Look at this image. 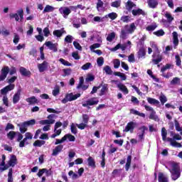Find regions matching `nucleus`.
<instances>
[{
	"label": "nucleus",
	"mask_w": 182,
	"mask_h": 182,
	"mask_svg": "<svg viewBox=\"0 0 182 182\" xmlns=\"http://www.w3.org/2000/svg\"><path fill=\"white\" fill-rule=\"evenodd\" d=\"M174 123H175L176 131L181 132V133H182V127H180V122H178V121L177 119H175Z\"/></svg>",
	"instance_id": "obj_38"
},
{
	"label": "nucleus",
	"mask_w": 182,
	"mask_h": 182,
	"mask_svg": "<svg viewBox=\"0 0 182 182\" xmlns=\"http://www.w3.org/2000/svg\"><path fill=\"white\" fill-rule=\"evenodd\" d=\"M76 126L80 130H85L86 127H87V124L85 123H80V124H76Z\"/></svg>",
	"instance_id": "obj_51"
},
{
	"label": "nucleus",
	"mask_w": 182,
	"mask_h": 182,
	"mask_svg": "<svg viewBox=\"0 0 182 182\" xmlns=\"http://www.w3.org/2000/svg\"><path fill=\"white\" fill-rule=\"evenodd\" d=\"M92 66V63H87L85 64H84L82 67L81 69H82V70H88V69Z\"/></svg>",
	"instance_id": "obj_62"
},
{
	"label": "nucleus",
	"mask_w": 182,
	"mask_h": 182,
	"mask_svg": "<svg viewBox=\"0 0 182 182\" xmlns=\"http://www.w3.org/2000/svg\"><path fill=\"white\" fill-rule=\"evenodd\" d=\"M135 127H137V124L134 122H129L127 123V126L125 127L124 132H130V133H133Z\"/></svg>",
	"instance_id": "obj_5"
},
{
	"label": "nucleus",
	"mask_w": 182,
	"mask_h": 182,
	"mask_svg": "<svg viewBox=\"0 0 182 182\" xmlns=\"http://www.w3.org/2000/svg\"><path fill=\"white\" fill-rule=\"evenodd\" d=\"M105 18H109L112 21H114L117 18V14L114 12L109 13L105 16Z\"/></svg>",
	"instance_id": "obj_34"
},
{
	"label": "nucleus",
	"mask_w": 182,
	"mask_h": 182,
	"mask_svg": "<svg viewBox=\"0 0 182 182\" xmlns=\"http://www.w3.org/2000/svg\"><path fill=\"white\" fill-rule=\"evenodd\" d=\"M18 159H16V156L11 155L10 160L8 161V164L9 167H15V165L17 164Z\"/></svg>",
	"instance_id": "obj_18"
},
{
	"label": "nucleus",
	"mask_w": 182,
	"mask_h": 182,
	"mask_svg": "<svg viewBox=\"0 0 182 182\" xmlns=\"http://www.w3.org/2000/svg\"><path fill=\"white\" fill-rule=\"evenodd\" d=\"M144 41H146V38L143 36L138 42L137 46H140V48H144Z\"/></svg>",
	"instance_id": "obj_45"
},
{
	"label": "nucleus",
	"mask_w": 182,
	"mask_h": 182,
	"mask_svg": "<svg viewBox=\"0 0 182 182\" xmlns=\"http://www.w3.org/2000/svg\"><path fill=\"white\" fill-rule=\"evenodd\" d=\"M176 62V66H181V58H180V55H176L175 56Z\"/></svg>",
	"instance_id": "obj_64"
},
{
	"label": "nucleus",
	"mask_w": 182,
	"mask_h": 182,
	"mask_svg": "<svg viewBox=\"0 0 182 182\" xmlns=\"http://www.w3.org/2000/svg\"><path fill=\"white\" fill-rule=\"evenodd\" d=\"M46 46L50 49V50H53V52H58V46L56 43H53L51 41H46L45 43Z\"/></svg>",
	"instance_id": "obj_11"
},
{
	"label": "nucleus",
	"mask_w": 182,
	"mask_h": 182,
	"mask_svg": "<svg viewBox=\"0 0 182 182\" xmlns=\"http://www.w3.org/2000/svg\"><path fill=\"white\" fill-rule=\"evenodd\" d=\"M159 182H168V178L164 175V173L159 172L158 175Z\"/></svg>",
	"instance_id": "obj_21"
},
{
	"label": "nucleus",
	"mask_w": 182,
	"mask_h": 182,
	"mask_svg": "<svg viewBox=\"0 0 182 182\" xmlns=\"http://www.w3.org/2000/svg\"><path fill=\"white\" fill-rule=\"evenodd\" d=\"M0 75V82L4 81L6 79V76H8V73H9V67L4 66L2 68Z\"/></svg>",
	"instance_id": "obj_7"
},
{
	"label": "nucleus",
	"mask_w": 182,
	"mask_h": 182,
	"mask_svg": "<svg viewBox=\"0 0 182 182\" xmlns=\"http://www.w3.org/2000/svg\"><path fill=\"white\" fill-rule=\"evenodd\" d=\"M95 99H97V98L93 97V98H91L90 100L85 101V103L82 104V107H87V109H89V106H95L96 105H98L99 100H94Z\"/></svg>",
	"instance_id": "obj_6"
},
{
	"label": "nucleus",
	"mask_w": 182,
	"mask_h": 182,
	"mask_svg": "<svg viewBox=\"0 0 182 182\" xmlns=\"http://www.w3.org/2000/svg\"><path fill=\"white\" fill-rule=\"evenodd\" d=\"M135 29H136V25L134 24V23H132L129 26V28L128 29V32L129 33H133V32H134Z\"/></svg>",
	"instance_id": "obj_59"
},
{
	"label": "nucleus",
	"mask_w": 182,
	"mask_h": 182,
	"mask_svg": "<svg viewBox=\"0 0 182 182\" xmlns=\"http://www.w3.org/2000/svg\"><path fill=\"white\" fill-rule=\"evenodd\" d=\"M121 4H122V1L120 0L115 1L111 4V6H112V8H119Z\"/></svg>",
	"instance_id": "obj_50"
},
{
	"label": "nucleus",
	"mask_w": 182,
	"mask_h": 182,
	"mask_svg": "<svg viewBox=\"0 0 182 182\" xmlns=\"http://www.w3.org/2000/svg\"><path fill=\"white\" fill-rule=\"evenodd\" d=\"M120 21H122V22H124V23H129V22H130V16H122L120 18Z\"/></svg>",
	"instance_id": "obj_43"
},
{
	"label": "nucleus",
	"mask_w": 182,
	"mask_h": 182,
	"mask_svg": "<svg viewBox=\"0 0 182 182\" xmlns=\"http://www.w3.org/2000/svg\"><path fill=\"white\" fill-rule=\"evenodd\" d=\"M88 166L92 168H96V161L92 156H89L87 159Z\"/></svg>",
	"instance_id": "obj_25"
},
{
	"label": "nucleus",
	"mask_w": 182,
	"mask_h": 182,
	"mask_svg": "<svg viewBox=\"0 0 182 182\" xmlns=\"http://www.w3.org/2000/svg\"><path fill=\"white\" fill-rule=\"evenodd\" d=\"M161 136L163 141H166V140L170 141L171 145L173 146V147H178L179 149L182 147V145L176 141H174L173 139L167 138V130L165 127H162L161 129Z\"/></svg>",
	"instance_id": "obj_2"
},
{
	"label": "nucleus",
	"mask_w": 182,
	"mask_h": 182,
	"mask_svg": "<svg viewBox=\"0 0 182 182\" xmlns=\"http://www.w3.org/2000/svg\"><path fill=\"white\" fill-rule=\"evenodd\" d=\"M53 35H54V36H56L57 38H60V37H62V31L55 30L53 32Z\"/></svg>",
	"instance_id": "obj_58"
},
{
	"label": "nucleus",
	"mask_w": 182,
	"mask_h": 182,
	"mask_svg": "<svg viewBox=\"0 0 182 182\" xmlns=\"http://www.w3.org/2000/svg\"><path fill=\"white\" fill-rule=\"evenodd\" d=\"M64 41L65 42H66V43H72L73 41V36H72L71 35H68L65 36Z\"/></svg>",
	"instance_id": "obj_49"
},
{
	"label": "nucleus",
	"mask_w": 182,
	"mask_h": 182,
	"mask_svg": "<svg viewBox=\"0 0 182 182\" xmlns=\"http://www.w3.org/2000/svg\"><path fill=\"white\" fill-rule=\"evenodd\" d=\"M89 119H90L89 115L86 114H82V122L85 124H87V123H89Z\"/></svg>",
	"instance_id": "obj_60"
},
{
	"label": "nucleus",
	"mask_w": 182,
	"mask_h": 182,
	"mask_svg": "<svg viewBox=\"0 0 182 182\" xmlns=\"http://www.w3.org/2000/svg\"><path fill=\"white\" fill-rule=\"evenodd\" d=\"M19 72L22 76H31V71L23 67L20 68Z\"/></svg>",
	"instance_id": "obj_26"
},
{
	"label": "nucleus",
	"mask_w": 182,
	"mask_h": 182,
	"mask_svg": "<svg viewBox=\"0 0 182 182\" xmlns=\"http://www.w3.org/2000/svg\"><path fill=\"white\" fill-rule=\"evenodd\" d=\"M64 137H65V140H69V141H75L76 140V137L70 134H66Z\"/></svg>",
	"instance_id": "obj_39"
},
{
	"label": "nucleus",
	"mask_w": 182,
	"mask_h": 182,
	"mask_svg": "<svg viewBox=\"0 0 182 182\" xmlns=\"http://www.w3.org/2000/svg\"><path fill=\"white\" fill-rule=\"evenodd\" d=\"M127 37V31L125 29H121V33H120V38L121 39H126Z\"/></svg>",
	"instance_id": "obj_46"
},
{
	"label": "nucleus",
	"mask_w": 182,
	"mask_h": 182,
	"mask_svg": "<svg viewBox=\"0 0 182 182\" xmlns=\"http://www.w3.org/2000/svg\"><path fill=\"white\" fill-rule=\"evenodd\" d=\"M26 101L30 105H38V103H39V102L38 101V99H36V97L35 96H32L31 97L27 98Z\"/></svg>",
	"instance_id": "obj_19"
},
{
	"label": "nucleus",
	"mask_w": 182,
	"mask_h": 182,
	"mask_svg": "<svg viewBox=\"0 0 182 182\" xmlns=\"http://www.w3.org/2000/svg\"><path fill=\"white\" fill-rule=\"evenodd\" d=\"M9 18H10V19H15V21H16V22H18V21H19V16H18V13L16 14V13H15V14H9Z\"/></svg>",
	"instance_id": "obj_42"
},
{
	"label": "nucleus",
	"mask_w": 182,
	"mask_h": 182,
	"mask_svg": "<svg viewBox=\"0 0 182 182\" xmlns=\"http://www.w3.org/2000/svg\"><path fill=\"white\" fill-rule=\"evenodd\" d=\"M147 102L150 105H159L160 103V102H159V100H157L154 98H151V97H148L147 98Z\"/></svg>",
	"instance_id": "obj_37"
},
{
	"label": "nucleus",
	"mask_w": 182,
	"mask_h": 182,
	"mask_svg": "<svg viewBox=\"0 0 182 182\" xmlns=\"http://www.w3.org/2000/svg\"><path fill=\"white\" fill-rule=\"evenodd\" d=\"M132 14L133 16H140V15L144 16L146 15V12L141 9H133Z\"/></svg>",
	"instance_id": "obj_16"
},
{
	"label": "nucleus",
	"mask_w": 182,
	"mask_h": 182,
	"mask_svg": "<svg viewBox=\"0 0 182 182\" xmlns=\"http://www.w3.org/2000/svg\"><path fill=\"white\" fill-rule=\"evenodd\" d=\"M157 28V23H154L153 25H149L146 27V31L148 32H153V31H155Z\"/></svg>",
	"instance_id": "obj_31"
},
{
	"label": "nucleus",
	"mask_w": 182,
	"mask_h": 182,
	"mask_svg": "<svg viewBox=\"0 0 182 182\" xmlns=\"http://www.w3.org/2000/svg\"><path fill=\"white\" fill-rule=\"evenodd\" d=\"M66 98L69 100V102H73V100H76L77 98L80 97V93H77L73 95V92H70L65 95Z\"/></svg>",
	"instance_id": "obj_12"
},
{
	"label": "nucleus",
	"mask_w": 182,
	"mask_h": 182,
	"mask_svg": "<svg viewBox=\"0 0 182 182\" xmlns=\"http://www.w3.org/2000/svg\"><path fill=\"white\" fill-rule=\"evenodd\" d=\"M16 136V132L14 131H10L9 133H7V139H9V140H14V139H15Z\"/></svg>",
	"instance_id": "obj_32"
},
{
	"label": "nucleus",
	"mask_w": 182,
	"mask_h": 182,
	"mask_svg": "<svg viewBox=\"0 0 182 182\" xmlns=\"http://www.w3.org/2000/svg\"><path fill=\"white\" fill-rule=\"evenodd\" d=\"M59 12L62 15H63V18H66V16H69L70 14L72 12L69 7H61L59 9Z\"/></svg>",
	"instance_id": "obj_10"
},
{
	"label": "nucleus",
	"mask_w": 182,
	"mask_h": 182,
	"mask_svg": "<svg viewBox=\"0 0 182 182\" xmlns=\"http://www.w3.org/2000/svg\"><path fill=\"white\" fill-rule=\"evenodd\" d=\"M126 9L129 11V12L132 11L133 9V8H136V4L133 3V1L129 0L127 3H126Z\"/></svg>",
	"instance_id": "obj_23"
},
{
	"label": "nucleus",
	"mask_w": 182,
	"mask_h": 182,
	"mask_svg": "<svg viewBox=\"0 0 182 182\" xmlns=\"http://www.w3.org/2000/svg\"><path fill=\"white\" fill-rule=\"evenodd\" d=\"M103 70H105L107 75H112L113 73L112 68H110V66L109 65H106L105 67H104Z\"/></svg>",
	"instance_id": "obj_44"
},
{
	"label": "nucleus",
	"mask_w": 182,
	"mask_h": 182,
	"mask_svg": "<svg viewBox=\"0 0 182 182\" xmlns=\"http://www.w3.org/2000/svg\"><path fill=\"white\" fill-rule=\"evenodd\" d=\"M107 92H109V85L104 84L100 90L99 96H105V95H106Z\"/></svg>",
	"instance_id": "obj_24"
},
{
	"label": "nucleus",
	"mask_w": 182,
	"mask_h": 182,
	"mask_svg": "<svg viewBox=\"0 0 182 182\" xmlns=\"http://www.w3.org/2000/svg\"><path fill=\"white\" fill-rule=\"evenodd\" d=\"M97 63L98 66H103V63H105V58L103 57H100L97 59Z\"/></svg>",
	"instance_id": "obj_55"
},
{
	"label": "nucleus",
	"mask_w": 182,
	"mask_h": 182,
	"mask_svg": "<svg viewBox=\"0 0 182 182\" xmlns=\"http://www.w3.org/2000/svg\"><path fill=\"white\" fill-rule=\"evenodd\" d=\"M152 48H154L155 49V51L152 55V62L154 63V65H159V63L163 60V55L160 54V50H159L157 45H153Z\"/></svg>",
	"instance_id": "obj_3"
},
{
	"label": "nucleus",
	"mask_w": 182,
	"mask_h": 182,
	"mask_svg": "<svg viewBox=\"0 0 182 182\" xmlns=\"http://www.w3.org/2000/svg\"><path fill=\"white\" fill-rule=\"evenodd\" d=\"M53 11H55V7L50 5H46L43 11V14H46L47 12H53Z\"/></svg>",
	"instance_id": "obj_33"
},
{
	"label": "nucleus",
	"mask_w": 182,
	"mask_h": 182,
	"mask_svg": "<svg viewBox=\"0 0 182 182\" xmlns=\"http://www.w3.org/2000/svg\"><path fill=\"white\" fill-rule=\"evenodd\" d=\"M70 127L71 133H73V134H77V128H76L75 124L72 123Z\"/></svg>",
	"instance_id": "obj_56"
},
{
	"label": "nucleus",
	"mask_w": 182,
	"mask_h": 182,
	"mask_svg": "<svg viewBox=\"0 0 182 182\" xmlns=\"http://www.w3.org/2000/svg\"><path fill=\"white\" fill-rule=\"evenodd\" d=\"M36 120L31 119V120L22 122L21 124H18V127H19V130L21 133L23 134L26 132H28V126H33L34 124H36Z\"/></svg>",
	"instance_id": "obj_4"
},
{
	"label": "nucleus",
	"mask_w": 182,
	"mask_h": 182,
	"mask_svg": "<svg viewBox=\"0 0 182 182\" xmlns=\"http://www.w3.org/2000/svg\"><path fill=\"white\" fill-rule=\"evenodd\" d=\"M105 5V3L102 0H97L96 9L99 11H100V8H102Z\"/></svg>",
	"instance_id": "obj_52"
},
{
	"label": "nucleus",
	"mask_w": 182,
	"mask_h": 182,
	"mask_svg": "<svg viewBox=\"0 0 182 182\" xmlns=\"http://www.w3.org/2000/svg\"><path fill=\"white\" fill-rule=\"evenodd\" d=\"M138 59H145L146 58V48L144 47H140L139 51L137 52Z\"/></svg>",
	"instance_id": "obj_15"
},
{
	"label": "nucleus",
	"mask_w": 182,
	"mask_h": 182,
	"mask_svg": "<svg viewBox=\"0 0 182 182\" xmlns=\"http://www.w3.org/2000/svg\"><path fill=\"white\" fill-rule=\"evenodd\" d=\"M159 0H148L147 4L149 8H151V9H156V8L159 6Z\"/></svg>",
	"instance_id": "obj_14"
},
{
	"label": "nucleus",
	"mask_w": 182,
	"mask_h": 182,
	"mask_svg": "<svg viewBox=\"0 0 182 182\" xmlns=\"http://www.w3.org/2000/svg\"><path fill=\"white\" fill-rule=\"evenodd\" d=\"M172 168L169 170L171 173V179L173 181L178 180L181 176V171H180V166L177 163H173L171 164Z\"/></svg>",
	"instance_id": "obj_1"
},
{
	"label": "nucleus",
	"mask_w": 182,
	"mask_h": 182,
	"mask_svg": "<svg viewBox=\"0 0 182 182\" xmlns=\"http://www.w3.org/2000/svg\"><path fill=\"white\" fill-rule=\"evenodd\" d=\"M131 113L136 114V116H140L141 117H146V114L140 112L136 109H131Z\"/></svg>",
	"instance_id": "obj_36"
},
{
	"label": "nucleus",
	"mask_w": 182,
	"mask_h": 182,
	"mask_svg": "<svg viewBox=\"0 0 182 182\" xmlns=\"http://www.w3.org/2000/svg\"><path fill=\"white\" fill-rule=\"evenodd\" d=\"M21 38H19V35L14 33V40L13 42L14 43H15V45H18V43H19V40Z\"/></svg>",
	"instance_id": "obj_63"
},
{
	"label": "nucleus",
	"mask_w": 182,
	"mask_h": 182,
	"mask_svg": "<svg viewBox=\"0 0 182 182\" xmlns=\"http://www.w3.org/2000/svg\"><path fill=\"white\" fill-rule=\"evenodd\" d=\"M117 87L122 92L124 95H129V89H127V87L124 85V84H118Z\"/></svg>",
	"instance_id": "obj_22"
},
{
	"label": "nucleus",
	"mask_w": 182,
	"mask_h": 182,
	"mask_svg": "<svg viewBox=\"0 0 182 182\" xmlns=\"http://www.w3.org/2000/svg\"><path fill=\"white\" fill-rule=\"evenodd\" d=\"M45 143H46V141H45L44 140H36L33 144V146L34 147H42V146H43Z\"/></svg>",
	"instance_id": "obj_30"
},
{
	"label": "nucleus",
	"mask_w": 182,
	"mask_h": 182,
	"mask_svg": "<svg viewBox=\"0 0 182 182\" xmlns=\"http://www.w3.org/2000/svg\"><path fill=\"white\" fill-rule=\"evenodd\" d=\"M149 119H151V120H157V116L156 115V111H154V109L151 112Z\"/></svg>",
	"instance_id": "obj_53"
},
{
	"label": "nucleus",
	"mask_w": 182,
	"mask_h": 182,
	"mask_svg": "<svg viewBox=\"0 0 182 182\" xmlns=\"http://www.w3.org/2000/svg\"><path fill=\"white\" fill-rule=\"evenodd\" d=\"M173 35V45H175V46H178V34L177 33V32L173 31L172 33Z\"/></svg>",
	"instance_id": "obj_29"
},
{
	"label": "nucleus",
	"mask_w": 182,
	"mask_h": 182,
	"mask_svg": "<svg viewBox=\"0 0 182 182\" xmlns=\"http://www.w3.org/2000/svg\"><path fill=\"white\" fill-rule=\"evenodd\" d=\"M180 84V78L178 77H175L171 81V85H178Z\"/></svg>",
	"instance_id": "obj_57"
},
{
	"label": "nucleus",
	"mask_w": 182,
	"mask_h": 182,
	"mask_svg": "<svg viewBox=\"0 0 182 182\" xmlns=\"http://www.w3.org/2000/svg\"><path fill=\"white\" fill-rule=\"evenodd\" d=\"M38 68L40 73H42L45 72V70H48V63L43 61L42 63L38 65Z\"/></svg>",
	"instance_id": "obj_17"
},
{
	"label": "nucleus",
	"mask_w": 182,
	"mask_h": 182,
	"mask_svg": "<svg viewBox=\"0 0 182 182\" xmlns=\"http://www.w3.org/2000/svg\"><path fill=\"white\" fill-rule=\"evenodd\" d=\"M15 89V85L14 84H9V85L4 87L3 89L1 90V95H6L8 94V92H11V90H14Z\"/></svg>",
	"instance_id": "obj_8"
},
{
	"label": "nucleus",
	"mask_w": 182,
	"mask_h": 182,
	"mask_svg": "<svg viewBox=\"0 0 182 182\" xmlns=\"http://www.w3.org/2000/svg\"><path fill=\"white\" fill-rule=\"evenodd\" d=\"M59 62H60L62 65H64V66H72V63H69L68 60H65L63 58H60Z\"/></svg>",
	"instance_id": "obj_48"
},
{
	"label": "nucleus",
	"mask_w": 182,
	"mask_h": 182,
	"mask_svg": "<svg viewBox=\"0 0 182 182\" xmlns=\"http://www.w3.org/2000/svg\"><path fill=\"white\" fill-rule=\"evenodd\" d=\"M130 166H132V155H129L127 158V163L125 164V170L126 171H129L130 168Z\"/></svg>",
	"instance_id": "obj_27"
},
{
	"label": "nucleus",
	"mask_w": 182,
	"mask_h": 182,
	"mask_svg": "<svg viewBox=\"0 0 182 182\" xmlns=\"http://www.w3.org/2000/svg\"><path fill=\"white\" fill-rule=\"evenodd\" d=\"M55 123V119H44L39 121V124L42 126L45 124H53Z\"/></svg>",
	"instance_id": "obj_28"
},
{
	"label": "nucleus",
	"mask_w": 182,
	"mask_h": 182,
	"mask_svg": "<svg viewBox=\"0 0 182 182\" xmlns=\"http://www.w3.org/2000/svg\"><path fill=\"white\" fill-rule=\"evenodd\" d=\"M85 83V79L83 77H80V82L77 86V89H82V90H87L89 88V85H83Z\"/></svg>",
	"instance_id": "obj_13"
},
{
	"label": "nucleus",
	"mask_w": 182,
	"mask_h": 182,
	"mask_svg": "<svg viewBox=\"0 0 182 182\" xmlns=\"http://www.w3.org/2000/svg\"><path fill=\"white\" fill-rule=\"evenodd\" d=\"M73 45L74 46V48L75 49H77V50H82V46L77 41H73Z\"/></svg>",
	"instance_id": "obj_61"
},
{
	"label": "nucleus",
	"mask_w": 182,
	"mask_h": 182,
	"mask_svg": "<svg viewBox=\"0 0 182 182\" xmlns=\"http://www.w3.org/2000/svg\"><path fill=\"white\" fill-rule=\"evenodd\" d=\"M12 174H14V170L11 168L8 173V182H14V177L12 176Z\"/></svg>",
	"instance_id": "obj_35"
},
{
	"label": "nucleus",
	"mask_w": 182,
	"mask_h": 182,
	"mask_svg": "<svg viewBox=\"0 0 182 182\" xmlns=\"http://www.w3.org/2000/svg\"><path fill=\"white\" fill-rule=\"evenodd\" d=\"M154 35H156V36H164L165 35V32L163 29L158 30L157 31H155L153 33Z\"/></svg>",
	"instance_id": "obj_47"
},
{
	"label": "nucleus",
	"mask_w": 182,
	"mask_h": 182,
	"mask_svg": "<svg viewBox=\"0 0 182 182\" xmlns=\"http://www.w3.org/2000/svg\"><path fill=\"white\" fill-rule=\"evenodd\" d=\"M21 93H22V90L18 89L16 92L13 96V103L14 105H16L21 100Z\"/></svg>",
	"instance_id": "obj_9"
},
{
	"label": "nucleus",
	"mask_w": 182,
	"mask_h": 182,
	"mask_svg": "<svg viewBox=\"0 0 182 182\" xmlns=\"http://www.w3.org/2000/svg\"><path fill=\"white\" fill-rule=\"evenodd\" d=\"M114 38H116V33L114 32L110 33L108 34V36L107 37V41L108 42H112V41H113V39H114Z\"/></svg>",
	"instance_id": "obj_41"
},
{
	"label": "nucleus",
	"mask_w": 182,
	"mask_h": 182,
	"mask_svg": "<svg viewBox=\"0 0 182 182\" xmlns=\"http://www.w3.org/2000/svg\"><path fill=\"white\" fill-rule=\"evenodd\" d=\"M95 80V75L88 74L85 78V82H93Z\"/></svg>",
	"instance_id": "obj_54"
},
{
	"label": "nucleus",
	"mask_w": 182,
	"mask_h": 182,
	"mask_svg": "<svg viewBox=\"0 0 182 182\" xmlns=\"http://www.w3.org/2000/svg\"><path fill=\"white\" fill-rule=\"evenodd\" d=\"M62 150H63V145L60 144L56 146L55 149H53L52 156H58V154H59Z\"/></svg>",
	"instance_id": "obj_20"
},
{
	"label": "nucleus",
	"mask_w": 182,
	"mask_h": 182,
	"mask_svg": "<svg viewBox=\"0 0 182 182\" xmlns=\"http://www.w3.org/2000/svg\"><path fill=\"white\" fill-rule=\"evenodd\" d=\"M59 93H60V87H59V85H55L54 90H53V96H58V95H59Z\"/></svg>",
	"instance_id": "obj_40"
}]
</instances>
